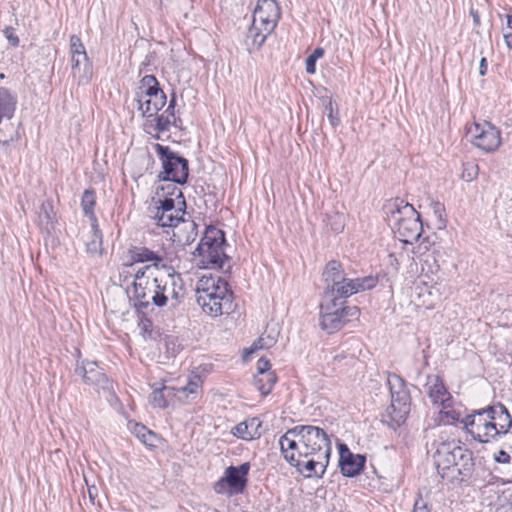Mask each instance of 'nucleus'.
<instances>
[{"instance_id":"1","label":"nucleus","mask_w":512,"mask_h":512,"mask_svg":"<svg viewBox=\"0 0 512 512\" xmlns=\"http://www.w3.org/2000/svg\"><path fill=\"white\" fill-rule=\"evenodd\" d=\"M282 457L305 478H321L331 455L327 432L314 425H296L279 438Z\"/></svg>"},{"instance_id":"2","label":"nucleus","mask_w":512,"mask_h":512,"mask_svg":"<svg viewBox=\"0 0 512 512\" xmlns=\"http://www.w3.org/2000/svg\"><path fill=\"white\" fill-rule=\"evenodd\" d=\"M384 209L387 222L400 241L412 244L420 239L423 223L413 205L401 198H395L387 201Z\"/></svg>"},{"instance_id":"3","label":"nucleus","mask_w":512,"mask_h":512,"mask_svg":"<svg viewBox=\"0 0 512 512\" xmlns=\"http://www.w3.org/2000/svg\"><path fill=\"white\" fill-rule=\"evenodd\" d=\"M196 302L206 314L217 317L233 311V293L220 278H201L196 286Z\"/></svg>"},{"instance_id":"4","label":"nucleus","mask_w":512,"mask_h":512,"mask_svg":"<svg viewBox=\"0 0 512 512\" xmlns=\"http://www.w3.org/2000/svg\"><path fill=\"white\" fill-rule=\"evenodd\" d=\"M226 245L224 231L210 225L206 227L194 254L202 258V263L211 268L220 269L223 267L224 260L228 258L224 253V246Z\"/></svg>"},{"instance_id":"5","label":"nucleus","mask_w":512,"mask_h":512,"mask_svg":"<svg viewBox=\"0 0 512 512\" xmlns=\"http://www.w3.org/2000/svg\"><path fill=\"white\" fill-rule=\"evenodd\" d=\"M154 149L163 168L158 174V179L160 181L178 183L179 185L187 183L189 177L188 160L171 150L169 146L156 143Z\"/></svg>"},{"instance_id":"6","label":"nucleus","mask_w":512,"mask_h":512,"mask_svg":"<svg viewBox=\"0 0 512 512\" xmlns=\"http://www.w3.org/2000/svg\"><path fill=\"white\" fill-rule=\"evenodd\" d=\"M151 265L140 268L134 275L133 299L134 307L139 312H145L154 306V295L157 293V275L151 270Z\"/></svg>"},{"instance_id":"7","label":"nucleus","mask_w":512,"mask_h":512,"mask_svg":"<svg viewBox=\"0 0 512 512\" xmlns=\"http://www.w3.org/2000/svg\"><path fill=\"white\" fill-rule=\"evenodd\" d=\"M356 306H344L342 303H322L320 306V327L332 334L340 330L347 322L359 316Z\"/></svg>"},{"instance_id":"8","label":"nucleus","mask_w":512,"mask_h":512,"mask_svg":"<svg viewBox=\"0 0 512 512\" xmlns=\"http://www.w3.org/2000/svg\"><path fill=\"white\" fill-rule=\"evenodd\" d=\"M377 283L378 279L373 276L355 279L345 277L343 281H339V283L333 284L330 287H325L324 298L327 302L342 303L344 305L345 299L360 291L372 289Z\"/></svg>"},{"instance_id":"9","label":"nucleus","mask_w":512,"mask_h":512,"mask_svg":"<svg viewBox=\"0 0 512 512\" xmlns=\"http://www.w3.org/2000/svg\"><path fill=\"white\" fill-rule=\"evenodd\" d=\"M250 463L244 462L239 466H229L225 469L224 475L214 484V490L218 494L227 493L237 495L245 491L248 484Z\"/></svg>"},{"instance_id":"10","label":"nucleus","mask_w":512,"mask_h":512,"mask_svg":"<svg viewBox=\"0 0 512 512\" xmlns=\"http://www.w3.org/2000/svg\"><path fill=\"white\" fill-rule=\"evenodd\" d=\"M157 293L154 295V306L164 307L169 299L173 300V306L183 297V283L180 274H157Z\"/></svg>"},{"instance_id":"11","label":"nucleus","mask_w":512,"mask_h":512,"mask_svg":"<svg viewBox=\"0 0 512 512\" xmlns=\"http://www.w3.org/2000/svg\"><path fill=\"white\" fill-rule=\"evenodd\" d=\"M71 69L74 77L78 78V84H87L93 74L92 63L87 56L85 47L77 35L70 37Z\"/></svg>"},{"instance_id":"12","label":"nucleus","mask_w":512,"mask_h":512,"mask_svg":"<svg viewBox=\"0 0 512 512\" xmlns=\"http://www.w3.org/2000/svg\"><path fill=\"white\" fill-rule=\"evenodd\" d=\"M185 207H176L175 199L159 198L155 201L153 215L155 223L160 227H177L184 220Z\"/></svg>"},{"instance_id":"13","label":"nucleus","mask_w":512,"mask_h":512,"mask_svg":"<svg viewBox=\"0 0 512 512\" xmlns=\"http://www.w3.org/2000/svg\"><path fill=\"white\" fill-rule=\"evenodd\" d=\"M411 410V396L410 392H398L391 395V404L386 409V413L383 415V423H386L388 427L393 430L399 428L405 423Z\"/></svg>"},{"instance_id":"14","label":"nucleus","mask_w":512,"mask_h":512,"mask_svg":"<svg viewBox=\"0 0 512 512\" xmlns=\"http://www.w3.org/2000/svg\"><path fill=\"white\" fill-rule=\"evenodd\" d=\"M467 134L472 137V143L485 152L495 151L500 143V131L485 122L484 125L473 123L467 127Z\"/></svg>"},{"instance_id":"15","label":"nucleus","mask_w":512,"mask_h":512,"mask_svg":"<svg viewBox=\"0 0 512 512\" xmlns=\"http://www.w3.org/2000/svg\"><path fill=\"white\" fill-rule=\"evenodd\" d=\"M464 453V449L453 443L442 442L434 454V463L438 474L445 478L448 472H452V478H455V467L459 465L458 459Z\"/></svg>"},{"instance_id":"16","label":"nucleus","mask_w":512,"mask_h":512,"mask_svg":"<svg viewBox=\"0 0 512 512\" xmlns=\"http://www.w3.org/2000/svg\"><path fill=\"white\" fill-rule=\"evenodd\" d=\"M495 411H497V408L490 406L477 410L476 428L469 430V434L472 435L475 441L488 443L491 439L499 436L496 422H494L493 414H495Z\"/></svg>"},{"instance_id":"17","label":"nucleus","mask_w":512,"mask_h":512,"mask_svg":"<svg viewBox=\"0 0 512 512\" xmlns=\"http://www.w3.org/2000/svg\"><path fill=\"white\" fill-rule=\"evenodd\" d=\"M74 373L80 376L85 384L94 385L106 391L113 389V381L108 378L95 361L77 363Z\"/></svg>"},{"instance_id":"18","label":"nucleus","mask_w":512,"mask_h":512,"mask_svg":"<svg viewBox=\"0 0 512 512\" xmlns=\"http://www.w3.org/2000/svg\"><path fill=\"white\" fill-rule=\"evenodd\" d=\"M280 18V9L275 0H258L253 11L252 24L264 26L265 31H273Z\"/></svg>"},{"instance_id":"19","label":"nucleus","mask_w":512,"mask_h":512,"mask_svg":"<svg viewBox=\"0 0 512 512\" xmlns=\"http://www.w3.org/2000/svg\"><path fill=\"white\" fill-rule=\"evenodd\" d=\"M366 457L361 454H353L345 444L339 445V466L345 477L359 475L365 466Z\"/></svg>"},{"instance_id":"20","label":"nucleus","mask_w":512,"mask_h":512,"mask_svg":"<svg viewBox=\"0 0 512 512\" xmlns=\"http://www.w3.org/2000/svg\"><path fill=\"white\" fill-rule=\"evenodd\" d=\"M57 223L56 213L54 211L52 200L43 201L38 212V226L42 233L50 236Z\"/></svg>"},{"instance_id":"21","label":"nucleus","mask_w":512,"mask_h":512,"mask_svg":"<svg viewBox=\"0 0 512 512\" xmlns=\"http://www.w3.org/2000/svg\"><path fill=\"white\" fill-rule=\"evenodd\" d=\"M426 386L432 403L446 407V402L450 400L451 396L447 391L443 380L438 375H429L427 377Z\"/></svg>"},{"instance_id":"22","label":"nucleus","mask_w":512,"mask_h":512,"mask_svg":"<svg viewBox=\"0 0 512 512\" xmlns=\"http://www.w3.org/2000/svg\"><path fill=\"white\" fill-rule=\"evenodd\" d=\"M167 97L164 92L158 93L153 98L148 97L142 99V96L137 97L138 109L142 111V115L146 117H153L156 115L166 104Z\"/></svg>"},{"instance_id":"23","label":"nucleus","mask_w":512,"mask_h":512,"mask_svg":"<svg viewBox=\"0 0 512 512\" xmlns=\"http://www.w3.org/2000/svg\"><path fill=\"white\" fill-rule=\"evenodd\" d=\"M260 426L261 422L257 418H251L237 424L232 429V434L246 441L253 440L260 437V432L258 431Z\"/></svg>"},{"instance_id":"24","label":"nucleus","mask_w":512,"mask_h":512,"mask_svg":"<svg viewBox=\"0 0 512 512\" xmlns=\"http://www.w3.org/2000/svg\"><path fill=\"white\" fill-rule=\"evenodd\" d=\"M129 255L132 263L153 262L152 266L155 268H157L158 263L163 260L161 255L147 247L134 246L129 249Z\"/></svg>"},{"instance_id":"25","label":"nucleus","mask_w":512,"mask_h":512,"mask_svg":"<svg viewBox=\"0 0 512 512\" xmlns=\"http://www.w3.org/2000/svg\"><path fill=\"white\" fill-rule=\"evenodd\" d=\"M323 281L326 287H330L333 284L343 281L346 277L342 264L337 260L329 261L322 273Z\"/></svg>"},{"instance_id":"26","label":"nucleus","mask_w":512,"mask_h":512,"mask_svg":"<svg viewBox=\"0 0 512 512\" xmlns=\"http://www.w3.org/2000/svg\"><path fill=\"white\" fill-rule=\"evenodd\" d=\"M96 205V193L93 189H85L81 198V207L85 216H87L91 222L92 228H97V217L94 213V207Z\"/></svg>"},{"instance_id":"27","label":"nucleus","mask_w":512,"mask_h":512,"mask_svg":"<svg viewBox=\"0 0 512 512\" xmlns=\"http://www.w3.org/2000/svg\"><path fill=\"white\" fill-rule=\"evenodd\" d=\"M492 407L497 408V411H495L493 415L499 435L508 433L512 427V417L508 409L502 403H498Z\"/></svg>"},{"instance_id":"28","label":"nucleus","mask_w":512,"mask_h":512,"mask_svg":"<svg viewBox=\"0 0 512 512\" xmlns=\"http://www.w3.org/2000/svg\"><path fill=\"white\" fill-rule=\"evenodd\" d=\"M459 457L458 462L459 465L455 467V476L459 475L461 481H465L469 479L474 470V461L472 452L464 449V453H462Z\"/></svg>"},{"instance_id":"29","label":"nucleus","mask_w":512,"mask_h":512,"mask_svg":"<svg viewBox=\"0 0 512 512\" xmlns=\"http://www.w3.org/2000/svg\"><path fill=\"white\" fill-rule=\"evenodd\" d=\"M326 229H329L333 233H341L344 230L346 224V215L338 211H330L325 214L323 219Z\"/></svg>"},{"instance_id":"30","label":"nucleus","mask_w":512,"mask_h":512,"mask_svg":"<svg viewBox=\"0 0 512 512\" xmlns=\"http://www.w3.org/2000/svg\"><path fill=\"white\" fill-rule=\"evenodd\" d=\"M139 89L141 91L138 93V96H142V99L145 97L153 98V96H157L158 93L163 92L154 75H145L140 81Z\"/></svg>"},{"instance_id":"31","label":"nucleus","mask_w":512,"mask_h":512,"mask_svg":"<svg viewBox=\"0 0 512 512\" xmlns=\"http://www.w3.org/2000/svg\"><path fill=\"white\" fill-rule=\"evenodd\" d=\"M277 381V377L274 372L263 373L254 376V386L261 392L262 395H268L274 384Z\"/></svg>"},{"instance_id":"32","label":"nucleus","mask_w":512,"mask_h":512,"mask_svg":"<svg viewBox=\"0 0 512 512\" xmlns=\"http://www.w3.org/2000/svg\"><path fill=\"white\" fill-rule=\"evenodd\" d=\"M131 431L135 436L146 446L154 447L155 446V440H156V434L149 430L146 426L134 423L130 427Z\"/></svg>"},{"instance_id":"33","label":"nucleus","mask_w":512,"mask_h":512,"mask_svg":"<svg viewBox=\"0 0 512 512\" xmlns=\"http://www.w3.org/2000/svg\"><path fill=\"white\" fill-rule=\"evenodd\" d=\"M183 228L180 230V234L178 235V239L180 242H183L185 245H190L193 243L197 237V228L198 225L193 220L182 221Z\"/></svg>"},{"instance_id":"34","label":"nucleus","mask_w":512,"mask_h":512,"mask_svg":"<svg viewBox=\"0 0 512 512\" xmlns=\"http://www.w3.org/2000/svg\"><path fill=\"white\" fill-rule=\"evenodd\" d=\"M177 183L169 182L165 185L158 186L156 188V195L163 199L165 197L175 196L176 198H181L182 206L186 207V201L184 199L182 191L176 186Z\"/></svg>"},{"instance_id":"35","label":"nucleus","mask_w":512,"mask_h":512,"mask_svg":"<svg viewBox=\"0 0 512 512\" xmlns=\"http://www.w3.org/2000/svg\"><path fill=\"white\" fill-rule=\"evenodd\" d=\"M272 31H265L264 26L252 24L248 30L247 38L252 40L253 45L259 49Z\"/></svg>"},{"instance_id":"36","label":"nucleus","mask_w":512,"mask_h":512,"mask_svg":"<svg viewBox=\"0 0 512 512\" xmlns=\"http://www.w3.org/2000/svg\"><path fill=\"white\" fill-rule=\"evenodd\" d=\"M86 251L91 255H102V233L97 224V228H92V239L86 243Z\"/></svg>"},{"instance_id":"37","label":"nucleus","mask_w":512,"mask_h":512,"mask_svg":"<svg viewBox=\"0 0 512 512\" xmlns=\"http://www.w3.org/2000/svg\"><path fill=\"white\" fill-rule=\"evenodd\" d=\"M387 384L389 386L390 395L400 391H408L405 380L396 373H388Z\"/></svg>"},{"instance_id":"38","label":"nucleus","mask_w":512,"mask_h":512,"mask_svg":"<svg viewBox=\"0 0 512 512\" xmlns=\"http://www.w3.org/2000/svg\"><path fill=\"white\" fill-rule=\"evenodd\" d=\"M165 392L161 386H154L152 393L149 397V402L153 407L166 408L168 407V399L165 398Z\"/></svg>"},{"instance_id":"39","label":"nucleus","mask_w":512,"mask_h":512,"mask_svg":"<svg viewBox=\"0 0 512 512\" xmlns=\"http://www.w3.org/2000/svg\"><path fill=\"white\" fill-rule=\"evenodd\" d=\"M324 108L332 127H337L340 123L339 111L336 103L332 100V98L327 99V101L324 103Z\"/></svg>"},{"instance_id":"40","label":"nucleus","mask_w":512,"mask_h":512,"mask_svg":"<svg viewBox=\"0 0 512 512\" xmlns=\"http://www.w3.org/2000/svg\"><path fill=\"white\" fill-rule=\"evenodd\" d=\"M324 55V49L317 47L305 60V69L308 74L316 72V62Z\"/></svg>"},{"instance_id":"41","label":"nucleus","mask_w":512,"mask_h":512,"mask_svg":"<svg viewBox=\"0 0 512 512\" xmlns=\"http://www.w3.org/2000/svg\"><path fill=\"white\" fill-rule=\"evenodd\" d=\"M462 167L463 168H462L461 178L463 180H465L467 182H471L477 178L478 172H479V167L476 163L469 161V162L463 163Z\"/></svg>"},{"instance_id":"42","label":"nucleus","mask_w":512,"mask_h":512,"mask_svg":"<svg viewBox=\"0 0 512 512\" xmlns=\"http://www.w3.org/2000/svg\"><path fill=\"white\" fill-rule=\"evenodd\" d=\"M276 343V338L274 336L268 335L267 337L261 336L257 341H255L252 345L251 352L257 349H268L272 347Z\"/></svg>"},{"instance_id":"43","label":"nucleus","mask_w":512,"mask_h":512,"mask_svg":"<svg viewBox=\"0 0 512 512\" xmlns=\"http://www.w3.org/2000/svg\"><path fill=\"white\" fill-rule=\"evenodd\" d=\"M153 117H155V129L158 132H165L168 131L171 126V119L169 116H165L164 114H156Z\"/></svg>"},{"instance_id":"44","label":"nucleus","mask_w":512,"mask_h":512,"mask_svg":"<svg viewBox=\"0 0 512 512\" xmlns=\"http://www.w3.org/2000/svg\"><path fill=\"white\" fill-rule=\"evenodd\" d=\"M431 207H432V210H433V213L435 214L439 224H438V227L441 228V227H445L446 226V220L444 218L445 216V207L443 204L439 203V202H433L431 204Z\"/></svg>"},{"instance_id":"45","label":"nucleus","mask_w":512,"mask_h":512,"mask_svg":"<svg viewBox=\"0 0 512 512\" xmlns=\"http://www.w3.org/2000/svg\"><path fill=\"white\" fill-rule=\"evenodd\" d=\"M477 410H473L471 414H468L466 417L460 420V423L463 424V428L469 433V430L476 428L477 421Z\"/></svg>"},{"instance_id":"46","label":"nucleus","mask_w":512,"mask_h":512,"mask_svg":"<svg viewBox=\"0 0 512 512\" xmlns=\"http://www.w3.org/2000/svg\"><path fill=\"white\" fill-rule=\"evenodd\" d=\"M432 244L429 237L424 238L415 248L414 254L418 257L426 255L431 250Z\"/></svg>"},{"instance_id":"47","label":"nucleus","mask_w":512,"mask_h":512,"mask_svg":"<svg viewBox=\"0 0 512 512\" xmlns=\"http://www.w3.org/2000/svg\"><path fill=\"white\" fill-rule=\"evenodd\" d=\"M3 33L12 46L17 47L19 45V38L15 34V29L13 27H6Z\"/></svg>"},{"instance_id":"48","label":"nucleus","mask_w":512,"mask_h":512,"mask_svg":"<svg viewBox=\"0 0 512 512\" xmlns=\"http://www.w3.org/2000/svg\"><path fill=\"white\" fill-rule=\"evenodd\" d=\"M156 59L155 51H150L145 55L144 60L140 64V72L143 70L148 71V67L154 63Z\"/></svg>"},{"instance_id":"49","label":"nucleus","mask_w":512,"mask_h":512,"mask_svg":"<svg viewBox=\"0 0 512 512\" xmlns=\"http://www.w3.org/2000/svg\"><path fill=\"white\" fill-rule=\"evenodd\" d=\"M161 388L165 392V398L168 399V404L173 401V399H177V388L173 386H167L164 383L160 384Z\"/></svg>"},{"instance_id":"50","label":"nucleus","mask_w":512,"mask_h":512,"mask_svg":"<svg viewBox=\"0 0 512 512\" xmlns=\"http://www.w3.org/2000/svg\"><path fill=\"white\" fill-rule=\"evenodd\" d=\"M257 372L259 374L263 373H271V364L270 361L266 358H260L257 362Z\"/></svg>"},{"instance_id":"51","label":"nucleus","mask_w":512,"mask_h":512,"mask_svg":"<svg viewBox=\"0 0 512 512\" xmlns=\"http://www.w3.org/2000/svg\"><path fill=\"white\" fill-rule=\"evenodd\" d=\"M193 399H195L194 396L188 393L184 386L177 388V401L187 402Z\"/></svg>"},{"instance_id":"52","label":"nucleus","mask_w":512,"mask_h":512,"mask_svg":"<svg viewBox=\"0 0 512 512\" xmlns=\"http://www.w3.org/2000/svg\"><path fill=\"white\" fill-rule=\"evenodd\" d=\"M185 389L190 393L194 398L196 397V394L199 389V384L196 381H189L185 386Z\"/></svg>"},{"instance_id":"53","label":"nucleus","mask_w":512,"mask_h":512,"mask_svg":"<svg viewBox=\"0 0 512 512\" xmlns=\"http://www.w3.org/2000/svg\"><path fill=\"white\" fill-rule=\"evenodd\" d=\"M495 460L498 463L508 464L510 463L511 457L506 451L500 450L498 456L495 457Z\"/></svg>"},{"instance_id":"54","label":"nucleus","mask_w":512,"mask_h":512,"mask_svg":"<svg viewBox=\"0 0 512 512\" xmlns=\"http://www.w3.org/2000/svg\"><path fill=\"white\" fill-rule=\"evenodd\" d=\"M445 416L447 418L448 423L460 422V420H461L459 417V414L454 410L447 411L445 413Z\"/></svg>"},{"instance_id":"55","label":"nucleus","mask_w":512,"mask_h":512,"mask_svg":"<svg viewBox=\"0 0 512 512\" xmlns=\"http://www.w3.org/2000/svg\"><path fill=\"white\" fill-rule=\"evenodd\" d=\"M413 512H429V510L426 504L420 500L415 502Z\"/></svg>"},{"instance_id":"56","label":"nucleus","mask_w":512,"mask_h":512,"mask_svg":"<svg viewBox=\"0 0 512 512\" xmlns=\"http://www.w3.org/2000/svg\"><path fill=\"white\" fill-rule=\"evenodd\" d=\"M469 14L473 18L474 26H476V27L480 26L481 22H480V16H479L478 11L474 8H470Z\"/></svg>"},{"instance_id":"57","label":"nucleus","mask_w":512,"mask_h":512,"mask_svg":"<svg viewBox=\"0 0 512 512\" xmlns=\"http://www.w3.org/2000/svg\"><path fill=\"white\" fill-rule=\"evenodd\" d=\"M487 72V60L486 58H482L480 60V65H479V73L481 76H484Z\"/></svg>"},{"instance_id":"58","label":"nucleus","mask_w":512,"mask_h":512,"mask_svg":"<svg viewBox=\"0 0 512 512\" xmlns=\"http://www.w3.org/2000/svg\"><path fill=\"white\" fill-rule=\"evenodd\" d=\"M504 40L509 49H512V31H507L504 33Z\"/></svg>"},{"instance_id":"59","label":"nucleus","mask_w":512,"mask_h":512,"mask_svg":"<svg viewBox=\"0 0 512 512\" xmlns=\"http://www.w3.org/2000/svg\"><path fill=\"white\" fill-rule=\"evenodd\" d=\"M171 125L178 129H182L183 121L180 117H174L173 119H171Z\"/></svg>"},{"instance_id":"60","label":"nucleus","mask_w":512,"mask_h":512,"mask_svg":"<svg viewBox=\"0 0 512 512\" xmlns=\"http://www.w3.org/2000/svg\"><path fill=\"white\" fill-rule=\"evenodd\" d=\"M88 494H89V498H90L91 502L93 503L94 499H95V496L97 495V489L94 486L93 487H89L88 488Z\"/></svg>"},{"instance_id":"61","label":"nucleus","mask_w":512,"mask_h":512,"mask_svg":"<svg viewBox=\"0 0 512 512\" xmlns=\"http://www.w3.org/2000/svg\"><path fill=\"white\" fill-rule=\"evenodd\" d=\"M175 107H176V95H175V93H173L171 95V99L169 101L168 108H171V110H174Z\"/></svg>"},{"instance_id":"62","label":"nucleus","mask_w":512,"mask_h":512,"mask_svg":"<svg viewBox=\"0 0 512 512\" xmlns=\"http://www.w3.org/2000/svg\"><path fill=\"white\" fill-rule=\"evenodd\" d=\"M165 116H169L170 119H173L175 116V109L171 110V108H166V110L163 113Z\"/></svg>"},{"instance_id":"63","label":"nucleus","mask_w":512,"mask_h":512,"mask_svg":"<svg viewBox=\"0 0 512 512\" xmlns=\"http://www.w3.org/2000/svg\"><path fill=\"white\" fill-rule=\"evenodd\" d=\"M12 142H14V138L11 137L10 139L8 140H1L0 144L4 147H8Z\"/></svg>"},{"instance_id":"64","label":"nucleus","mask_w":512,"mask_h":512,"mask_svg":"<svg viewBox=\"0 0 512 512\" xmlns=\"http://www.w3.org/2000/svg\"><path fill=\"white\" fill-rule=\"evenodd\" d=\"M509 31H512V15H507V27Z\"/></svg>"}]
</instances>
